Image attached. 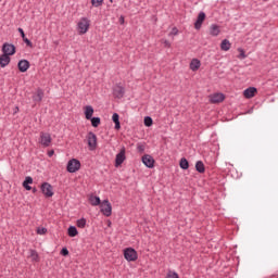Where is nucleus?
<instances>
[{
  "instance_id": "f257e3e1",
  "label": "nucleus",
  "mask_w": 278,
  "mask_h": 278,
  "mask_svg": "<svg viewBox=\"0 0 278 278\" xmlns=\"http://www.w3.org/2000/svg\"><path fill=\"white\" fill-rule=\"evenodd\" d=\"M76 29L79 36L88 34L90 29V20L88 17H80V20L76 24Z\"/></svg>"
},
{
  "instance_id": "f03ea898",
  "label": "nucleus",
  "mask_w": 278,
  "mask_h": 278,
  "mask_svg": "<svg viewBox=\"0 0 278 278\" xmlns=\"http://www.w3.org/2000/svg\"><path fill=\"white\" fill-rule=\"evenodd\" d=\"M51 142H53V139L51 138V134L41 131L39 135V144L47 149V147H51Z\"/></svg>"
},
{
  "instance_id": "7ed1b4c3",
  "label": "nucleus",
  "mask_w": 278,
  "mask_h": 278,
  "mask_svg": "<svg viewBox=\"0 0 278 278\" xmlns=\"http://www.w3.org/2000/svg\"><path fill=\"white\" fill-rule=\"evenodd\" d=\"M124 257L126 262H136L138 260V252L134 248L124 249Z\"/></svg>"
},
{
  "instance_id": "20e7f679",
  "label": "nucleus",
  "mask_w": 278,
  "mask_h": 278,
  "mask_svg": "<svg viewBox=\"0 0 278 278\" xmlns=\"http://www.w3.org/2000/svg\"><path fill=\"white\" fill-rule=\"evenodd\" d=\"M81 168V162L77 159H71L67 162L66 170L67 173H77Z\"/></svg>"
},
{
  "instance_id": "39448f33",
  "label": "nucleus",
  "mask_w": 278,
  "mask_h": 278,
  "mask_svg": "<svg viewBox=\"0 0 278 278\" xmlns=\"http://www.w3.org/2000/svg\"><path fill=\"white\" fill-rule=\"evenodd\" d=\"M100 212L103 214V216H112V203H110V200H103L100 203Z\"/></svg>"
},
{
  "instance_id": "423d86ee",
  "label": "nucleus",
  "mask_w": 278,
  "mask_h": 278,
  "mask_svg": "<svg viewBox=\"0 0 278 278\" xmlns=\"http://www.w3.org/2000/svg\"><path fill=\"white\" fill-rule=\"evenodd\" d=\"M87 144L89 147V151H96L97 150V135L92 131H89L87 134Z\"/></svg>"
},
{
  "instance_id": "0eeeda50",
  "label": "nucleus",
  "mask_w": 278,
  "mask_h": 278,
  "mask_svg": "<svg viewBox=\"0 0 278 278\" xmlns=\"http://www.w3.org/2000/svg\"><path fill=\"white\" fill-rule=\"evenodd\" d=\"M14 53H16V47H14V45L12 43H3L2 46V54L4 55H14Z\"/></svg>"
},
{
  "instance_id": "6e6552de",
  "label": "nucleus",
  "mask_w": 278,
  "mask_h": 278,
  "mask_svg": "<svg viewBox=\"0 0 278 278\" xmlns=\"http://www.w3.org/2000/svg\"><path fill=\"white\" fill-rule=\"evenodd\" d=\"M126 150L125 147H123L119 151V153L116 154L115 156V166L116 168H118V166H121L123 164V162H125V160H127V156L125 155Z\"/></svg>"
},
{
  "instance_id": "1a4fd4ad",
  "label": "nucleus",
  "mask_w": 278,
  "mask_h": 278,
  "mask_svg": "<svg viewBox=\"0 0 278 278\" xmlns=\"http://www.w3.org/2000/svg\"><path fill=\"white\" fill-rule=\"evenodd\" d=\"M142 164L147 166V168H153L155 166V159L151 156L150 154H146L141 157Z\"/></svg>"
},
{
  "instance_id": "9d476101",
  "label": "nucleus",
  "mask_w": 278,
  "mask_h": 278,
  "mask_svg": "<svg viewBox=\"0 0 278 278\" xmlns=\"http://www.w3.org/2000/svg\"><path fill=\"white\" fill-rule=\"evenodd\" d=\"M41 192L45 194L48 199L53 197V186L49 182H43L41 185Z\"/></svg>"
},
{
  "instance_id": "9b49d317",
  "label": "nucleus",
  "mask_w": 278,
  "mask_h": 278,
  "mask_svg": "<svg viewBox=\"0 0 278 278\" xmlns=\"http://www.w3.org/2000/svg\"><path fill=\"white\" fill-rule=\"evenodd\" d=\"M113 96L115 97V99H123L125 97V87L116 85L113 88Z\"/></svg>"
},
{
  "instance_id": "f8f14e48",
  "label": "nucleus",
  "mask_w": 278,
  "mask_h": 278,
  "mask_svg": "<svg viewBox=\"0 0 278 278\" xmlns=\"http://www.w3.org/2000/svg\"><path fill=\"white\" fill-rule=\"evenodd\" d=\"M29 66H30L29 61H27L25 59L18 61V63H17V68L20 71V73H27V71H29Z\"/></svg>"
},
{
  "instance_id": "ddd939ff",
  "label": "nucleus",
  "mask_w": 278,
  "mask_h": 278,
  "mask_svg": "<svg viewBox=\"0 0 278 278\" xmlns=\"http://www.w3.org/2000/svg\"><path fill=\"white\" fill-rule=\"evenodd\" d=\"M211 103H223L225 101L224 93H213L208 97Z\"/></svg>"
},
{
  "instance_id": "4468645a",
  "label": "nucleus",
  "mask_w": 278,
  "mask_h": 278,
  "mask_svg": "<svg viewBox=\"0 0 278 278\" xmlns=\"http://www.w3.org/2000/svg\"><path fill=\"white\" fill-rule=\"evenodd\" d=\"M257 92V88L255 87H249L243 91V97L245 99H253L255 97V93Z\"/></svg>"
},
{
  "instance_id": "2eb2a0df",
  "label": "nucleus",
  "mask_w": 278,
  "mask_h": 278,
  "mask_svg": "<svg viewBox=\"0 0 278 278\" xmlns=\"http://www.w3.org/2000/svg\"><path fill=\"white\" fill-rule=\"evenodd\" d=\"M203 21H205V12H200L198 15V18L194 23V27L195 29H201V27L203 26Z\"/></svg>"
},
{
  "instance_id": "dca6fc26",
  "label": "nucleus",
  "mask_w": 278,
  "mask_h": 278,
  "mask_svg": "<svg viewBox=\"0 0 278 278\" xmlns=\"http://www.w3.org/2000/svg\"><path fill=\"white\" fill-rule=\"evenodd\" d=\"M189 68L193 73H197V71H199V68H201V61L199 59H192L189 64Z\"/></svg>"
},
{
  "instance_id": "f3484780",
  "label": "nucleus",
  "mask_w": 278,
  "mask_h": 278,
  "mask_svg": "<svg viewBox=\"0 0 278 278\" xmlns=\"http://www.w3.org/2000/svg\"><path fill=\"white\" fill-rule=\"evenodd\" d=\"M10 62H11L10 55H8V54L0 55V67L1 68H5V66H8V64H10Z\"/></svg>"
},
{
  "instance_id": "a211bd4d",
  "label": "nucleus",
  "mask_w": 278,
  "mask_h": 278,
  "mask_svg": "<svg viewBox=\"0 0 278 278\" xmlns=\"http://www.w3.org/2000/svg\"><path fill=\"white\" fill-rule=\"evenodd\" d=\"M89 203L93 207H97V205H101V198H99L98 195L91 194L89 195Z\"/></svg>"
},
{
  "instance_id": "6ab92c4d",
  "label": "nucleus",
  "mask_w": 278,
  "mask_h": 278,
  "mask_svg": "<svg viewBox=\"0 0 278 278\" xmlns=\"http://www.w3.org/2000/svg\"><path fill=\"white\" fill-rule=\"evenodd\" d=\"M92 114H94V109L92 108V105L85 106V118H87V121H90V118H92Z\"/></svg>"
},
{
  "instance_id": "aec40b11",
  "label": "nucleus",
  "mask_w": 278,
  "mask_h": 278,
  "mask_svg": "<svg viewBox=\"0 0 278 278\" xmlns=\"http://www.w3.org/2000/svg\"><path fill=\"white\" fill-rule=\"evenodd\" d=\"M219 34H220V27H218V25L216 24H212L210 27V35L216 37Z\"/></svg>"
},
{
  "instance_id": "412c9836",
  "label": "nucleus",
  "mask_w": 278,
  "mask_h": 278,
  "mask_svg": "<svg viewBox=\"0 0 278 278\" xmlns=\"http://www.w3.org/2000/svg\"><path fill=\"white\" fill-rule=\"evenodd\" d=\"M29 184H34V178H31V176H27L25 178L23 181V188H25V190H31V186H29Z\"/></svg>"
},
{
  "instance_id": "4be33fe9",
  "label": "nucleus",
  "mask_w": 278,
  "mask_h": 278,
  "mask_svg": "<svg viewBox=\"0 0 278 278\" xmlns=\"http://www.w3.org/2000/svg\"><path fill=\"white\" fill-rule=\"evenodd\" d=\"M231 49V42L228 39H224L220 43L222 51H229Z\"/></svg>"
},
{
  "instance_id": "5701e85b",
  "label": "nucleus",
  "mask_w": 278,
  "mask_h": 278,
  "mask_svg": "<svg viewBox=\"0 0 278 278\" xmlns=\"http://www.w3.org/2000/svg\"><path fill=\"white\" fill-rule=\"evenodd\" d=\"M43 97H45V91L42 89H37V92L33 97V100L40 102V101H42Z\"/></svg>"
},
{
  "instance_id": "b1692460",
  "label": "nucleus",
  "mask_w": 278,
  "mask_h": 278,
  "mask_svg": "<svg viewBox=\"0 0 278 278\" xmlns=\"http://www.w3.org/2000/svg\"><path fill=\"white\" fill-rule=\"evenodd\" d=\"M79 231H77V227L75 226H70L67 229V236H70V238H75V236H78Z\"/></svg>"
},
{
  "instance_id": "393cba45",
  "label": "nucleus",
  "mask_w": 278,
  "mask_h": 278,
  "mask_svg": "<svg viewBox=\"0 0 278 278\" xmlns=\"http://www.w3.org/2000/svg\"><path fill=\"white\" fill-rule=\"evenodd\" d=\"M179 166L182 168V170H188V168H190V163H188L186 157H182L180 159Z\"/></svg>"
},
{
  "instance_id": "a878e982",
  "label": "nucleus",
  "mask_w": 278,
  "mask_h": 278,
  "mask_svg": "<svg viewBox=\"0 0 278 278\" xmlns=\"http://www.w3.org/2000/svg\"><path fill=\"white\" fill-rule=\"evenodd\" d=\"M195 170L201 174L205 173V164H203V161H198L195 163Z\"/></svg>"
},
{
  "instance_id": "bb28decb",
  "label": "nucleus",
  "mask_w": 278,
  "mask_h": 278,
  "mask_svg": "<svg viewBox=\"0 0 278 278\" xmlns=\"http://www.w3.org/2000/svg\"><path fill=\"white\" fill-rule=\"evenodd\" d=\"M112 121L113 123H115V129H121V121H119L118 113H114L112 115Z\"/></svg>"
},
{
  "instance_id": "cd10ccee",
  "label": "nucleus",
  "mask_w": 278,
  "mask_h": 278,
  "mask_svg": "<svg viewBox=\"0 0 278 278\" xmlns=\"http://www.w3.org/2000/svg\"><path fill=\"white\" fill-rule=\"evenodd\" d=\"M30 257L33 262H40V256L36 250H30Z\"/></svg>"
},
{
  "instance_id": "c85d7f7f",
  "label": "nucleus",
  "mask_w": 278,
  "mask_h": 278,
  "mask_svg": "<svg viewBox=\"0 0 278 278\" xmlns=\"http://www.w3.org/2000/svg\"><path fill=\"white\" fill-rule=\"evenodd\" d=\"M237 51L239 52L238 59L239 60H247V52L242 48H238Z\"/></svg>"
},
{
  "instance_id": "c756f323",
  "label": "nucleus",
  "mask_w": 278,
  "mask_h": 278,
  "mask_svg": "<svg viewBox=\"0 0 278 278\" xmlns=\"http://www.w3.org/2000/svg\"><path fill=\"white\" fill-rule=\"evenodd\" d=\"M89 121H91L92 127H99V125H101V118L100 117H91Z\"/></svg>"
},
{
  "instance_id": "7c9ffc66",
  "label": "nucleus",
  "mask_w": 278,
  "mask_h": 278,
  "mask_svg": "<svg viewBox=\"0 0 278 278\" xmlns=\"http://www.w3.org/2000/svg\"><path fill=\"white\" fill-rule=\"evenodd\" d=\"M76 226L79 228V229H84L86 227V218H80V219H77L76 222Z\"/></svg>"
},
{
  "instance_id": "2f4dec72",
  "label": "nucleus",
  "mask_w": 278,
  "mask_h": 278,
  "mask_svg": "<svg viewBox=\"0 0 278 278\" xmlns=\"http://www.w3.org/2000/svg\"><path fill=\"white\" fill-rule=\"evenodd\" d=\"M105 0H91V5L93 7V8H101V5H103V2H104Z\"/></svg>"
},
{
  "instance_id": "473e14b6",
  "label": "nucleus",
  "mask_w": 278,
  "mask_h": 278,
  "mask_svg": "<svg viewBox=\"0 0 278 278\" xmlns=\"http://www.w3.org/2000/svg\"><path fill=\"white\" fill-rule=\"evenodd\" d=\"M166 278H179V274H177V271L174 270H168Z\"/></svg>"
},
{
  "instance_id": "72a5a7b5",
  "label": "nucleus",
  "mask_w": 278,
  "mask_h": 278,
  "mask_svg": "<svg viewBox=\"0 0 278 278\" xmlns=\"http://www.w3.org/2000/svg\"><path fill=\"white\" fill-rule=\"evenodd\" d=\"M144 125L146 127H151V125H153V118L150 116L144 117Z\"/></svg>"
},
{
  "instance_id": "f704fd0d",
  "label": "nucleus",
  "mask_w": 278,
  "mask_h": 278,
  "mask_svg": "<svg viewBox=\"0 0 278 278\" xmlns=\"http://www.w3.org/2000/svg\"><path fill=\"white\" fill-rule=\"evenodd\" d=\"M137 151H138L139 153H144V144L138 143V144H137Z\"/></svg>"
},
{
  "instance_id": "c9c22d12",
  "label": "nucleus",
  "mask_w": 278,
  "mask_h": 278,
  "mask_svg": "<svg viewBox=\"0 0 278 278\" xmlns=\"http://www.w3.org/2000/svg\"><path fill=\"white\" fill-rule=\"evenodd\" d=\"M22 40L25 42V45H27V47H34V43H31V41L27 37L22 38Z\"/></svg>"
},
{
  "instance_id": "e433bc0d",
  "label": "nucleus",
  "mask_w": 278,
  "mask_h": 278,
  "mask_svg": "<svg viewBox=\"0 0 278 278\" xmlns=\"http://www.w3.org/2000/svg\"><path fill=\"white\" fill-rule=\"evenodd\" d=\"M37 233L39 236H45V233H47V228H37Z\"/></svg>"
},
{
  "instance_id": "4c0bfd02",
  "label": "nucleus",
  "mask_w": 278,
  "mask_h": 278,
  "mask_svg": "<svg viewBox=\"0 0 278 278\" xmlns=\"http://www.w3.org/2000/svg\"><path fill=\"white\" fill-rule=\"evenodd\" d=\"M177 34H179V29H177V27H173L169 36H177Z\"/></svg>"
},
{
  "instance_id": "58836bf2",
  "label": "nucleus",
  "mask_w": 278,
  "mask_h": 278,
  "mask_svg": "<svg viewBox=\"0 0 278 278\" xmlns=\"http://www.w3.org/2000/svg\"><path fill=\"white\" fill-rule=\"evenodd\" d=\"M163 45H164V47H166L167 49H170V47H172V45H170V41H168V40H163Z\"/></svg>"
},
{
  "instance_id": "ea45409f",
  "label": "nucleus",
  "mask_w": 278,
  "mask_h": 278,
  "mask_svg": "<svg viewBox=\"0 0 278 278\" xmlns=\"http://www.w3.org/2000/svg\"><path fill=\"white\" fill-rule=\"evenodd\" d=\"M61 255H64V256L66 257V255H68V249L63 248V249L61 250Z\"/></svg>"
},
{
  "instance_id": "a19ab883",
  "label": "nucleus",
  "mask_w": 278,
  "mask_h": 278,
  "mask_svg": "<svg viewBox=\"0 0 278 278\" xmlns=\"http://www.w3.org/2000/svg\"><path fill=\"white\" fill-rule=\"evenodd\" d=\"M17 31L21 34L22 38H25V30H23V28H17Z\"/></svg>"
},
{
  "instance_id": "79ce46f5",
  "label": "nucleus",
  "mask_w": 278,
  "mask_h": 278,
  "mask_svg": "<svg viewBox=\"0 0 278 278\" xmlns=\"http://www.w3.org/2000/svg\"><path fill=\"white\" fill-rule=\"evenodd\" d=\"M54 154H55V151L53 150L48 151V157H53Z\"/></svg>"
},
{
  "instance_id": "37998d69",
  "label": "nucleus",
  "mask_w": 278,
  "mask_h": 278,
  "mask_svg": "<svg viewBox=\"0 0 278 278\" xmlns=\"http://www.w3.org/2000/svg\"><path fill=\"white\" fill-rule=\"evenodd\" d=\"M119 23H121V25H125V16L122 15L119 17Z\"/></svg>"
},
{
  "instance_id": "c03bdc74",
  "label": "nucleus",
  "mask_w": 278,
  "mask_h": 278,
  "mask_svg": "<svg viewBox=\"0 0 278 278\" xmlns=\"http://www.w3.org/2000/svg\"><path fill=\"white\" fill-rule=\"evenodd\" d=\"M30 190H31L33 194H36V192H38V189L36 187L31 188Z\"/></svg>"
},
{
  "instance_id": "a18cd8bd",
  "label": "nucleus",
  "mask_w": 278,
  "mask_h": 278,
  "mask_svg": "<svg viewBox=\"0 0 278 278\" xmlns=\"http://www.w3.org/2000/svg\"><path fill=\"white\" fill-rule=\"evenodd\" d=\"M16 112H18V106L15 108V114H16Z\"/></svg>"
},
{
  "instance_id": "49530a36",
  "label": "nucleus",
  "mask_w": 278,
  "mask_h": 278,
  "mask_svg": "<svg viewBox=\"0 0 278 278\" xmlns=\"http://www.w3.org/2000/svg\"><path fill=\"white\" fill-rule=\"evenodd\" d=\"M110 3H114V0H110Z\"/></svg>"
}]
</instances>
